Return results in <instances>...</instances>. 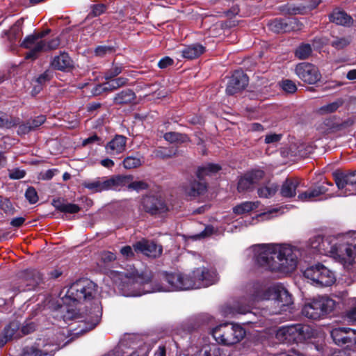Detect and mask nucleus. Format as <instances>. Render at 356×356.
<instances>
[{"label": "nucleus", "mask_w": 356, "mask_h": 356, "mask_svg": "<svg viewBox=\"0 0 356 356\" xmlns=\"http://www.w3.org/2000/svg\"><path fill=\"white\" fill-rule=\"evenodd\" d=\"M108 276L126 296L200 289L215 284L218 279L216 270L205 267L197 268L191 274L181 272L165 273L163 280L168 284V287L153 283L152 275L148 271L140 273L136 270L129 273L111 270Z\"/></svg>", "instance_id": "nucleus-1"}, {"label": "nucleus", "mask_w": 356, "mask_h": 356, "mask_svg": "<svg viewBox=\"0 0 356 356\" xmlns=\"http://www.w3.org/2000/svg\"><path fill=\"white\" fill-rule=\"evenodd\" d=\"M255 262L270 271L291 273L298 264L297 251L288 245L259 244L253 247Z\"/></svg>", "instance_id": "nucleus-2"}, {"label": "nucleus", "mask_w": 356, "mask_h": 356, "mask_svg": "<svg viewBox=\"0 0 356 356\" xmlns=\"http://www.w3.org/2000/svg\"><path fill=\"white\" fill-rule=\"evenodd\" d=\"M268 300H272L274 309L271 313L278 314L285 312L293 304L291 295L282 285L276 284L269 287L265 291H257L250 298H243L235 302L232 307L227 306L225 308V316H234L236 314H245L250 312L255 302Z\"/></svg>", "instance_id": "nucleus-3"}, {"label": "nucleus", "mask_w": 356, "mask_h": 356, "mask_svg": "<svg viewBox=\"0 0 356 356\" xmlns=\"http://www.w3.org/2000/svg\"><path fill=\"white\" fill-rule=\"evenodd\" d=\"M308 246L312 254L329 256L344 266L351 265L356 257V245L345 242L341 237L315 236L309 239Z\"/></svg>", "instance_id": "nucleus-4"}, {"label": "nucleus", "mask_w": 356, "mask_h": 356, "mask_svg": "<svg viewBox=\"0 0 356 356\" xmlns=\"http://www.w3.org/2000/svg\"><path fill=\"white\" fill-rule=\"evenodd\" d=\"M314 330L306 324H291L278 328L276 339L282 343H304L314 337Z\"/></svg>", "instance_id": "nucleus-5"}, {"label": "nucleus", "mask_w": 356, "mask_h": 356, "mask_svg": "<svg viewBox=\"0 0 356 356\" xmlns=\"http://www.w3.org/2000/svg\"><path fill=\"white\" fill-rule=\"evenodd\" d=\"M211 334L218 343L230 346L240 342L245 337V331L239 325L225 323L213 327Z\"/></svg>", "instance_id": "nucleus-6"}, {"label": "nucleus", "mask_w": 356, "mask_h": 356, "mask_svg": "<svg viewBox=\"0 0 356 356\" xmlns=\"http://www.w3.org/2000/svg\"><path fill=\"white\" fill-rule=\"evenodd\" d=\"M334 307V300L327 296H319L306 303L302 314L308 318L317 320L330 313Z\"/></svg>", "instance_id": "nucleus-7"}, {"label": "nucleus", "mask_w": 356, "mask_h": 356, "mask_svg": "<svg viewBox=\"0 0 356 356\" xmlns=\"http://www.w3.org/2000/svg\"><path fill=\"white\" fill-rule=\"evenodd\" d=\"M96 293L97 285L88 279H82L70 285L65 296L73 302H81L92 300Z\"/></svg>", "instance_id": "nucleus-8"}, {"label": "nucleus", "mask_w": 356, "mask_h": 356, "mask_svg": "<svg viewBox=\"0 0 356 356\" xmlns=\"http://www.w3.org/2000/svg\"><path fill=\"white\" fill-rule=\"evenodd\" d=\"M303 274L316 286H329L336 281L334 273L321 264L307 268Z\"/></svg>", "instance_id": "nucleus-9"}, {"label": "nucleus", "mask_w": 356, "mask_h": 356, "mask_svg": "<svg viewBox=\"0 0 356 356\" xmlns=\"http://www.w3.org/2000/svg\"><path fill=\"white\" fill-rule=\"evenodd\" d=\"M127 178L121 177H98L94 180L86 181L83 186L93 193L108 190L120 191L122 185L126 184Z\"/></svg>", "instance_id": "nucleus-10"}, {"label": "nucleus", "mask_w": 356, "mask_h": 356, "mask_svg": "<svg viewBox=\"0 0 356 356\" xmlns=\"http://www.w3.org/2000/svg\"><path fill=\"white\" fill-rule=\"evenodd\" d=\"M264 171L261 169H254L245 172L238 178V191L243 193L253 190L255 185L264 179Z\"/></svg>", "instance_id": "nucleus-11"}, {"label": "nucleus", "mask_w": 356, "mask_h": 356, "mask_svg": "<svg viewBox=\"0 0 356 356\" xmlns=\"http://www.w3.org/2000/svg\"><path fill=\"white\" fill-rule=\"evenodd\" d=\"M330 334L337 345L356 348V330L348 327H337L333 329Z\"/></svg>", "instance_id": "nucleus-12"}, {"label": "nucleus", "mask_w": 356, "mask_h": 356, "mask_svg": "<svg viewBox=\"0 0 356 356\" xmlns=\"http://www.w3.org/2000/svg\"><path fill=\"white\" fill-rule=\"evenodd\" d=\"M297 76L305 83L314 84L321 78L318 67L309 63H301L295 69Z\"/></svg>", "instance_id": "nucleus-13"}, {"label": "nucleus", "mask_w": 356, "mask_h": 356, "mask_svg": "<svg viewBox=\"0 0 356 356\" xmlns=\"http://www.w3.org/2000/svg\"><path fill=\"white\" fill-rule=\"evenodd\" d=\"M339 189L344 190V195H356V170L347 174L334 173Z\"/></svg>", "instance_id": "nucleus-14"}, {"label": "nucleus", "mask_w": 356, "mask_h": 356, "mask_svg": "<svg viewBox=\"0 0 356 356\" xmlns=\"http://www.w3.org/2000/svg\"><path fill=\"white\" fill-rule=\"evenodd\" d=\"M140 209L150 215H157L168 211L165 202L156 195H146L141 200Z\"/></svg>", "instance_id": "nucleus-15"}, {"label": "nucleus", "mask_w": 356, "mask_h": 356, "mask_svg": "<svg viewBox=\"0 0 356 356\" xmlns=\"http://www.w3.org/2000/svg\"><path fill=\"white\" fill-rule=\"evenodd\" d=\"M21 47L29 50L26 54V59L35 60L39 56L40 54L45 51L44 40L38 39L31 34L25 37Z\"/></svg>", "instance_id": "nucleus-16"}, {"label": "nucleus", "mask_w": 356, "mask_h": 356, "mask_svg": "<svg viewBox=\"0 0 356 356\" xmlns=\"http://www.w3.org/2000/svg\"><path fill=\"white\" fill-rule=\"evenodd\" d=\"M302 24L295 17L277 18L268 23L269 29L275 33L290 32L302 29Z\"/></svg>", "instance_id": "nucleus-17"}, {"label": "nucleus", "mask_w": 356, "mask_h": 356, "mask_svg": "<svg viewBox=\"0 0 356 356\" xmlns=\"http://www.w3.org/2000/svg\"><path fill=\"white\" fill-rule=\"evenodd\" d=\"M248 83V76L242 70H236L230 77L226 92L228 95H233L243 90Z\"/></svg>", "instance_id": "nucleus-18"}, {"label": "nucleus", "mask_w": 356, "mask_h": 356, "mask_svg": "<svg viewBox=\"0 0 356 356\" xmlns=\"http://www.w3.org/2000/svg\"><path fill=\"white\" fill-rule=\"evenodd\" d=\"M134 249L136 252H139L143 254L152 258H156L161 255L163 252L162 246L157 245L152 241L142 239L134 245Z\"/></svg>", "instance_id": "nucleus-19"}, {"label": "nucleus", "mask_w": 356, "mask_h": 356, "mask_svg": "<svg viewBox=\"0 0 356 356\" xmlns=\"http://www.w3.org/2000/svg\"><path fill=\"white\" fill-rule=\"evenodd\" d=\"M332 184L328 181H323L322 184L316 186L314 188L299 193L298 199L302 202H314L321 200V196L328 191V187Z\"/></svg>", "instance_id": "nucleus-20"}, {"label": "nucleus", "mask_w": 356, "mask_h": 356, "mask_svg": "<svg viewBox=\"0 0 356 356\" xmlns=\"http://www.w3.org/2000/svg\"><path fill=\"white\" fill-rule=\"evenodd\" d=\"M22 281L26 286L19 289V291H30L35 289V287L42 282V275L38 270L28 269L22 274Z\"/></svg>", "instance_id": "nucleus-21"}, {"label": "nucleus", "mask_w": 356, "mask_h": 356, "mask_svg": "<svg viewBox=\"0 0 356 356\" xmlns=\"http://www.w3.org/2000/svg\"><path fill=\"white\" fill-rule=\"evenodd\" d=\"M22 24L23 19H18L9 30L3 31L1 36L2 38L6 37L10 47L15 44L16 42L21 38L22 35Z\"/></svg>", "instance_id": "nucleus-22"}, {"label": "nucleus", "mask_w": 356, "mask_h": 356, "mask_svg": "<svg viewBox=\"0 0 356 356\" xmlns=\"http://www.w3.org/2000/svg\"><path fill=\"white\" fill-rule=\"evenodd\" d=\"M127 138L122 135H116L106 146L107 152L111 155H116L125 150Z\"/></svg>", "instance_id": "nucleus-23"}, {"label": "nucleus", "mask_w": 356, "mask_h": 356, "mask_svg": "<svg viewBox=\"0 0 356 356\" xmlns=\"http://www.w3.org/2000/svg\"><path fill=\"white\" fill-rule=\"evenodd\" d=\"M128 79L124 77H118L113 79L111 81L102 85H97L93 90L94 95H99L102 91H111L124 86L127 84Z\"/></svg>", "instance_id": "nucleus-24"}, {"label": "nucleus", "mask_w": 356, "mask_h": 356, "mask_svg": "<svg viewBox=\"0 0 356 356\" xmlns=\"http://www.w3.org/2000/svg\"><path fill=\"white\" fill-rule=\"evenodd\" d=\"M51 65L55 70L66 71L72 67V61L67 53L62 52L53 58Z\"/></svg>", "instance_id": "nucleus-25"}, {"label": "nucleus", "mask_w": 356, "mask_h": 356, "mask_svg": "<svg viewBox=\"0 0 356 356\" xmlns=\"http://www.w3.org/2000/svg\"><path fill=\"white\" fill-rule=\"evenodd\" d=\"M66 344L60 345V343L52 344L51 348H46L43 350H39L35 347L27 348L24 352V356H53L54 353Z\"/></svg>", "instance_id": "nucleus-26"}, {"label": "nucleus", "mask_w": 356, "mask_h": 356, "mask_svg": "<svg viewBox=\"0 0 356 356\" xmlns=\"http://www.w3.org/2000/svg\"><path fill=\"white\" fill-rule=\"evenodd\" d=\"M330 21L338 25L350 26L353 19L346 12L340 9H334L329 16Z\"/></svg>", "instance_id": "nucleus-27"}, {"label": "nucleus", "mask_w": 356, "mask_h": 356, "mask_svg": "<svg viewBox=\"0 0 356 356\" xmlns=\"http://www.w3.org/2000/svg\"><path fill=\"white\" fill-rule=\"evenodd\" d=\"M300 181L297 178L286 179L282 184L280 194L284 197H293L296 194V189Z\"/></svg>", "instance_id": "nucleus-28"}, {"label": "nucleus", "mask_w": 356, "mask_h": 356, "mask_svg": "<svg viewBox=\"0 0 356 356\" xmlns=\"http://www.w3.org/2000/svg\"><path fill=\"white\" fill-rule=\"evenodd\" d=\"M205 51V47L200 44H193L185 47L181 50V56L187 59H195Z\"/></svg>", "instance_id": "nucleus-29"}, {"label": "nucleus", "mask_w": 356, "mask_h": 356, "mask_svg": "<svg viewBox=\"0 0 356 356\" xmlns=\"http://www.w3.org/2000/svg\"><path fill=\"white\" fill-rule=\"evenodd\" d=\"M195 356H225L223 350L216 343L204 344Z\"/></svg>", "instance_id": "nucleus-30"}, {"label": "nucleus", "mask_w": 356, "mask_h": 356, "mask_svg": "<svg viewBox=\"0 0 356 356\" xmlns=\"http://www.w3.org/2000/svg\"><path fill=\"white\" fill-rule=\"evenodd\" d=\"M206 189L207 186L204 183L194 180L193 181L190 182L188 186L184 187V192L187 196L190 197H195L202 194Z\"/></svg>", "instance_id": "nucleus-31"}, {"label": "nucleus", "mask_w": 356, "mask_h": 356, "mask_svg": "<svg viewBox=\"0 0 356 356\" xmlns=\"http://www.w3.org/2000/svg\"><path fill=\"white\" fill-rule=\"evenodd\" d=\"M221 170L220 165L214 163H207L198 168L197 176L200 179H203L207 176L215 175Z\"/></svg>", "instance_id": "nucleus-32"}, {"label": "nucleus", "mask_w": 356, "mask_h": 356, "mask_svg": "<svg viewBox=\"0 0 356 356\" xmlns=\"http://www.w3.org/2000/svg\"><path fill=\"white\" fill-rule=\"evenodd\" d=\"M53 206L55 209L63 213H76L80 211L79 205L72 203H63L60 200H54Z\"/></svg>", "instance_id": "nucleus-33"}, {"label": "nucleus", "mask_w": 356, "mask_h": 356, "mask_svg": "<svg viewBox=\"0 0 356 356\" xmlns=\"http://www.w3.org/2000/svg\"><path fill=\"white\" fill-rule=\"evenodd\" d=\"M259 202H244L233 208V212L237 215H243L250 213V211L258 208Z\"/></svg>", "instance_id": "nucleus-34"}, {"label": "nucleus", "mask_w": 356, "mask_h": 356, "mask_svg": "<svg viewBox=\"0 0 356 356\" xmlns=\"http://www.w3.org/2000/svg\"><path fill=\"white\" fill-rule=\"evenodd\" d=\"M136 97L135 93L130 89H127L118 93L113 99L116 104H126L131 103Z\"/></svg>", "instance_id": "nucleus-35"}, {"label": "nucleus", "mask_w": 356, "mask_h": 356, "mask_svg": "<svg viewBox=\"0 0 356 356\" xmlns=\"http://www.w3.org/2000/svg\"><path fill=\"white\" fill-rule=\"evenodd\" d=\"M118 177L127 178V181L126 184L122 185L120 186V190L123 187H127L130 190H134V191H142V190L147 189L148 188V184L145 181H131V177H129V176L118 175Z\"/></svg>", "instance_id": "nucleus-36"}, {"label": "nucleus", "mask_w": 356, "mask_h": 356, "mask_svg": "<svg viewBox=\"0 0 356 356\" xmlns=\"http://www.w3.org/2000/svg\"><path fill=\"white\" fill-rule=\"evenodd\" d=\"M163 138L171 143H182L189 141V138L186 134L172 131L165 133Z\"/></svg>", "instance_id": "nucleus-37"}, {"label": "nucleus", "mask_w": 356, "mask_h": 356, "mask_svg": "<svg viewBox=\"0 0 356 356\" xmlns=\"http://www.w3.org/2000/svg\"><path fill=\"white\" fill-rule=\"evenodd\" d=\"M278 187L275 184H268L258 188L257 193L260 197L269 198L273 197L277 191Z\"/></svg>", "instance_id": "nucleus-38"}, {"label": "nucleus", "mask_w": 356, "mask_h": 356, "mask_svg": "<svg viewBox=\"0 0 356 356\" xmlns=\"http://www.w3.org/2000/svg\"><path fill=\"white\" fill-rule=\"evenodd\" d=\"M19 123V118L9 117L6 114L0 113V127L10 129Z\"/></svg>", "instance_id": "nucleus-39"}, {"label": "nucleus", "mask_w": 356, "mask_h": 356, "mask_svg": "<svg viewBox=\"0 0 356 356\" xmlns=\"http://www.w3.org/2000/svg\"><path fill=\"white\" fill-rule=\"evenodd\" d=\"M312 52V47L309 44L302 43L299 45L295 51V56L298 59L305 60L309 57Z\"/></svg>", "instance_id": "nucleus-40"}, {"label": "nucleus", "mask_w": 356, "mask_h": 356, "mask_svg": "<svg viewBox=\"0 0 356 356\" xmlns=\"http://www.w3.org/2000/svg\"><path fill=\"white\" fill-rule=\"evenodd\" d=\"M143 163V158L140 156H129L123 161V165L126 169H132L140 166Z\"/></svg>", "instance_id": "nucleus-41"}, {"label": "nucleus", "mask_w": 356, "mask_h": 356, "mask_svg": "<svg viewBox=\"0 0 356 356\" xmlns=\"http://www.w3.org/2000/svg\"><path fill=\"white\" fill-rule=\"evenodd\" d=\"M91 315L89 330L93 329L99 323L102 317V311L97 303L95 304Z\"/></svg>", "instance_id": "nucleus-42"}, {"label": "nucleus", "mask_w": 356, "mask_h": 356, "mask_svg": "<svg viewBox=\"0 0 356 356\" xmlns=\"http://www.w3.org/2000/svg\"><path fill=\"white\" fill-rule=\"evenodd\" d=\"M351 38H336L331 43V45L337 49H342L350 44Z\"/></svg>", "instance_id": "nucleus-43"}, {"label": "nucleus", "mask_w": 356, "mask_h": 356, "mask_svg": "<svg viewBox=\"0 0 356 356\" xmlns=\"http://www.w3.org/2000/svg\"><path fill=\"white\" fill-rule=\"evenodd\" d=\"M122 71V67L121 65L113 64L112 67L105 72L104 77L106 80L111 79L120 74Z\"/></svg>", "instance_id": "nucleus-44"}, {"label": "nucleus", "mask_w": 356, "mask_h": 356, "mask_svg": "<svg viewBox=\"0 0 356 356\" xmlns=\"http://www.w3.org/2000/svg\"><path fill=\"white\" fill-rule=\"evenodd\" d=\"M25 197L30 204H35L38 201L37 191L32 186H30L26 189Z\"/></svg>", "instance_id": "nucleus-45"}, {"label": "nucleus", "mask_w": 356, "mask_h": 356, "mask_svg": "<svg viewBox=\"0 0 356 356\" xmlns=\"http://www.w3.org/2000/svg\"><path fill=\"white\" fill-rule=\"evenodd\" d=\"M19 326L17 323L12 322L6 325L3 329V332L7 336L9 340H11L17 330H18Z\"/></svg>", "instance_id": "nucleus-46"}, {"label": "nucleus", "mask_w": 356, "mask_h": 356, "mask_svg": "<svg viewBox=\"0 0 356 356\" xmlns=\"http://www.w3.org/2000/svg\"><path fill=\"white\" fill-rule=\"evenodd\" d=\"M282 88L288 93H293L297 90L295 83L289 79L284 80L282 82Z\"/></svg>", "instance_id": "nucleus-47"}, {"label": "nucleus", "mask_w": 356, "mask_h": 356, "mask_svg": "<svg viewBox=\"0 0 356 356\" xmlns=\"http://www.w3.org/2000/svg\"><path fill=\"white\" fill-rule=\"evenodd\" d=\"M115 259V254L109 251L103 252L100 255V261L105 265L113 261Z\"/></svg>", "instance_id": "nucleus-48"}, {"label": "nucleus", "mask_w": 356, "mask_h": 356, "mask_svg": "<svg viewBox=\"0 0 356 356\" xmlns=\"http://www.w3.org/2000/svg\"><path fill=\"white\" fill-rule=\"evenodd\" d=\"M175 154L176 153L173 149L168 148H160L156 152V156L161 157L162 159L170 158L175 156Z\"/></svg>", "instance_id": "nucleus-49"}, {"label": "nucleus", "mask_w": 356, "mask_h": 356, "mask_svg": "<svg viewBox=\"0 0 356 356\" xmlns=\"http://www.w3.org/2000/svg\"><path fill=\"white\" fill-rule=\"evenodd\" d=\"M26 175V172L19 168H15L9 170V177L11 179H19Z\"/></svg>", "instance_id": "nucleus-50"}, {"label": "nucleus", "mask_w": 356, "mask_h": 356, "mask_svg": "<svg viewBox=\"0 0 356 356\" xmlns=\"http://www.w3.org/2000/svg\"><path fill=\"white\" fill-rule=\"evenodd\" d=\"M45 51L57 49L60 45V40L58 38L49 41L44 40Z\"/></svg>", "instance_id": "nucleus-51"}, {"label": "nucleus", "mask_w": 356, "mask_h": 356, "mask_svg": "<svg viewBox=\"0 0 356 356\" xmlns=\"http://www.w3.org/2000/svg\"><path fill=\"white\" fill-rule=\"evenodd\" d=\"M36 329V325L33 322H26L22 327V332L23 334L26 335L32 333Z\"/></svg>", "instance_id": "nucleus-52"}, {"label": "nucleus", "mask_w": 356, "mask_h": 356, "mask_svg": "<svg viewBox=\"0 0 356 356\" xmlns=\"http://www.w3.org/2000/svg\"><path fill=\"white\" fill-rule=\"evenodd\" d=\"M45 120L46 117L41 115L34 118L31 122H29L32 130L39 127L45 122Z\"/></svg>", "instance_id": "nucleus-53"}, {"label": "nucleus", "mask_w": 356, "mask_h": 356, "mask_svg": "<svg viewBox=\"0 0 356 356\" xmlns=\"http://www.w3.org/2000/svg\"><path fill=\"white\" fill-rule=\"evenodd\" d=\"M282 138V134H270L266 136L265 143L266 144H275Z\"/></svg>", "instance_id": "nucleus-54"}, {"label": "nucleus", "mask_w": 356, "mask_h": 356, "mask_svg": "<svg viewBox=\"0 0 356 356\" xmlns=\"http://www.w3.org/2000/svg\"><path fill=\"white\" fill-rule=\"evenodd\" d=\"M113 51V48L107 46H99L97 47L95 50V55L98 56H104L107 53H111Z\"/></svg>", "instance_id": "nucleus-55"}, {"label": "nucleus", "mask_w": 356, "mask_h": 356, "mask_svg": "<svg viewBox=\"0 0 356 356\" xmlns=\"http://www.w3.org/2000/svg\"><path fill=\"white\" fill-rule=\"evenodd\" d=\"M50 79H51L50 73L48 71H46L43 74H40L37 78V79L35 80V82L38 85L42 86L44 83H45L47 81H49Z\"/></svg>", "instance_id": "nucleus-56"}, {"label": "nucleus", "mask_w": 356, "mask_h": 356, "mask_svg": "<svg viewBox=\"0 0 356 356\" xmlns=\"http://www.w3.org/2000/svg\"><path fill=\"white\" fill-rule=\"evenodd\" d=\"M172 64H173V60L168 56H165L159 60V62L158 63V66L161 69H165V68L172 65Z\"/></svg>", "instance_id": "nucleus-57"}, {"label": "nucleus", "mask_w": 356, "mask_h": 356, "mask_svg": "<svg viewBox=\"0 0 356 356\" xmlns=\"http://www.w3.org/2000/svg\"><path fill=\"white\" fill-rule=\"evenodd\" d=\"M149 348L146 346H140L129 356H148Z\"/></svg>", "instance_id": "nucleus-58"}, {"label": "nucleus", "mask_w": 356, "mask_h": 356, "mask_svg": "<svg viewBox=\"0 0 356 356\" xmlns=\"http://www.w3.org/2000/svg\"><path fill=\"white\" fill-rule=\"evenodd\" d=\"M17 125H19L18 129H17V134L19 135L26 134L32 130L29 122H27L26 124H20V122H19Z\"/></svg>", "instance_id": "nucleus-59"}, {"label": "nucleus", "mask_w": 356, "mask_h": 356, "mask_svg": "<svg viewBox=\"0 0 356 356\" xmlns=\"http://www.w3.org/2000/svg\"><path fill=\"white\" fill-rule=\"evenodd\" d=\"M106 6L104 4L92 6V13L94 16H99L105 11Z\"/></svg>", "instance_id": "nucleus-60"}, {"label": "nucleus", "mask_w": 356, "mask_h": 356, "mask_svg": "<svg viewBox=\"0 0 356 356\" xmlns=\"http://www.w3.org/2000/svg\"><path fill=\"white\" fill-rule=\"evenodd\" d=\"M120 253L126 258L132 257L134 255V251L129 245L122 248Z\"/></svg>", "instance_id": "nucleus-61"}, {"label": "nucleus", "mask_w": 356, "mask_h": 356, "mask_svg": "<svg viewBox=\"0 0 356 356\" xmlns=\"http://www.w3.org/2000/svg\"><path fill=\"white\" fill-rule=\"evenodd\" d=\"M63 274L60 268H54L49 271L47 275L49 279L55 280L58 278Z\"/></svg>", "instance_id": "nucleus-62"}, {"label": "nucleus", "mask_w": 356, "mask_h": 356, "mask_svg": "<svg viewBox=\"0 0 356 356\" xmlns=\"http://www.w3.org/2000/svg\"><path fill=\"white\" fill-rule=\"evenodd\" d=\"M274 356H304V355L293 349H291L286 352H282V353H277V354L275 355Z\"/></svg>", "instance_id": "nucleus-63"}, {"label": "nucleus", "mask_w": 356, "mask_h": 356, "mask_svg": "<svg viewBox=\"0 0 356 356\" xmlns=\"http://www.w3.org/2000/svg\"><path fill=\"white\" fill-rule=\"evenodd\" d=\"M24 221H25L24 218L17 217V218H13L11 220L10 225L15 227H19L20 226H22L24 224Z\"/></svg>", "instance_id": "nucleus-64"}]
</instances>
